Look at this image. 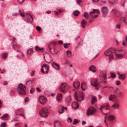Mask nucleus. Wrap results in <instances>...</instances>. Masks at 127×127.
Returning <instances> with one entry per match:
<instances>
[{
	"label": "nucleus",
	"mask_w": 127,
	"mask_h": 127,
	"mask_svg": "<svg viewBox=\"0 0 127 127\" xmlns=\"http://www.w3.org/2000/svg\"><path fill=\"white\" fill-rule=\"evenodd\" d=\"M26 90L25 86L22 83H20L18 85L17 88L18 94L21 95H25L26 94Z\"/></svg>",
	"instance_id": "obj_1"
},
{
	"label": "nucleus",
	"mask_w": 127,
	"mask_h": 127,
	"mask_svg": "<svg viewBox=\"0 0 127 127\" xmlns=\"http://www.w3.org/2000/svg\"><path fill=\"white\" fill-rule=\"evenodd\" d=\"M74 96L78 102L84 99V94L82 92H76L74 94Z\"/></svg>",
	"instance_id": "obj_2"
},
{
	"label": "nucleus",
	"mask_w": 127,
	"mask_h": 127,
	"mask_svg": "<svg viewBox=\"0 0 127 127\" xmlns=\"http://www.w3.org/2000/svg\"><path fill=\"white\" fill-rule=\"evenodd\" d=\"M40 116L42 117H46L49 114V111L48 108L43 107L40 111L39 113Z\"/></svg>",
	"instance_id": "obj_3"
},
{
	"label": "nucleus",
	"mask_w": 127,
	"mask_h": 127,
	"mask_svg": "<svg viewBox=\"0 0 127 127\" xmlns=\"http://www.w3.org/2000/svg\"><path fill=\"white\" fill-rule=\"evenodd\" d=\"M69 88L68 85L65 83H63L61 85L60 90L61 92L65 93L68 91Z\"/></svg>",
	"instance_id": "obj_4"
},
{
	"label": "nucleus",
	"mask_w": 127,
	"mask_h": 127,
	"mask_svg": "<svg viewBox=\"0 0 127 127\" xmlns=\"http://www.w3.org/2000/svg\"><path fill=\"white\" fill-rule=\"evenodd\" d=\"M102 109H103V110L105 112H106V113L104 114L105 115L108 114L110 113L109 107L108 103L105 104H103L101 106L100 108V110L102 112Z\"/></svg>",
	"instance_id": "obj_5"
},
{
	"label": "nucleus",
	"mask_w": 127,
	"mask_h": 127,
	"mask_svg": "<svg viewBox=\"0 0 127 127\" xmlns=\"http://www.w3.org/2000/svg\"><path fill=\"white\" fill-rule=\"evenodd\" d=\"M49 51L52 54H56L57 53L55 50L54 44L52 43L50 44L48 46Z\"/></svg>",
	"instance_id": "obj_6"
},
{
	"label": "nucleus",
	"mask_w": 127,
	"mask_h": 127,
	"mask_svg": "<svg viewBox=\"0 0 127 127\" xmlns=\"http://www.w3.org/2000/svg\"><path fill=\"white\" fill-rule=\"evenodd\" d=\"M49 70V66L45 64H43L41 68L42 72L43 73H45V71L46 73H48Z\"/></svg>",
	"instance_id": "obj_7"
},
{
	"label": "nucleus",
	"mask_w": 127,
	"mask_h": 127,
	"mask_svg": "<svg viewBox=\"0 0 127 127\" xmlns=\"http://www.w3.org/2000/svg\"><path fill=\"white\" fill-rule=\"evenodd\" d=\"M95 111V109L93 107H90L87 111V115L89 116L93 114Z\"/></svg>",
	"instance_id": "obj_8"
},
{
	"label": "nucleus",
	"mask_w": 127,
	"mask_h": 127,
	"mask_svg": "<svg viewBox=\"0 0 127 127\" xmlns=\"http://www.w3.org/2000/svg\"><path fill=\"white\" fill-rule=\"evenodd\" d=\"M38 100L39 102L41 104H43L46 103L47 99L45 97L41 96L39 97Z\"/></svg>",
	"instance_id": "obj_9"
},
{
	"label": "nucleus",
	"mask_w": 127,
	"mask_h": 127,
	"mask_svg": "<svg viewBox=\"0 0 127 127\" xmlns=\"http://www.w3.org/2000/svg\"><path fill=\"white\" fill-rule=\"evenodd\" d=\"M101 11L102 13L103 16L105 17L107 14L108 12V9L106 7L104 6L101 8Z\"/></svg>",
	"instance_id": "obj_10"
},
{
	"label": "nucleus",
	"mask_w": 127,
	"mask_h": 127,
	"mask_svg": "<svg viewBox=\"0 0 127 127\" xmlns=\"http://www.w3.org/2000/svg\"><path fill=\"white\" fill-rule=\"evenodd\" d=\"M114 49L112 48H109L104 52L105 55L106 56H109L114 52Z\"/></svg>",
	"instance_id": "obj_11"
},
{
	"label": "nucleus",
	"mask_w": 127,
	"mask_h": 127,
	"mask_svg": "<svg viewBox=\"0 0 127 127\" xmlns=\"http://www.w3.org/2000/svg\"><path fill=\"white\" fill-rule=\"evenodd\" d=\"M65 109L66 110H67V108L66 107H64L62 105H61L59 106V112L60 114H61L63 113L64 112V110Z\"/></svg>",
	"instance_id": "obj_12"
},
{
	"label": "nucleus",
	"mask_w": 127,
	"mask_h": 127,
	"mask_svg": "<svg viewBox=\"0 0 127 127\" xmlns=\"http://www.w3.org/2000/svg\"><path fill=\"white\" fill-rule=\"evenodd\" d=\"M91 84L92 86L96 87L98 85L97 80L96 79H93L91 81Z\"/></svg>",
	"instance_id": "obj_13"
},
{
	"label": "nucleus",
	"mask_w": 127,
	"mask_h": 127,
	"mask_svg": "<svg viewBox=\"0 0 127 127\" xmlns=\"http://www.w3.org/2000/svg\"><path fill=\"white\" fill-rule=\"evenodd\" d=\"M80 85V83L77 81H75L73 83V87L76 89L78 88Z\"/></svg>",
	"instance_id": "obj_14"
},
{
	"label": "nucleus",
	"mask_w": 127,
	"mask_h": 127,
	"mask_svg": "<svg viewBox=\"0 0 127 127\" xmlns=\"http://www.w3.org/2000/svg\"><path fill=\"white\" fill-rule=\"evenodd\" d=\"M90 15L93 18H96L98 17V15L95 14L94 11L93 10V11L90 12Z\"/></svg>",
	"instance_id": "obj_15"
},
{
	"label": "nucleus",
	"mask_w": 127,
	"mask_h": 127,
	"mask_svg": "<svg viewBox=\"0 0 127 127\" xmlns=\"http://www.w3.org/2000/svg\"><path fill=\"white\" fill-rule=\"evenodd\" d=\"M52 65L53 67L55 69H60L59 65L55 62H53L52 64Z\"/></svg>",
	"instance_id": "obj_16"
},
{
	"label": "nucleus",
	"mask_w": 127,
	"mask_h": 127,
	"mask_svg": "<svg viewBox=\"0 0 127 127\" xmlns=\"http://www.w3.org/2000/svg\"><path fill=\"white\" fill-rule=\"evenodd\" d=\"M119 104L118 102H116L114 104L112 105V107L115 109H118L119 108Z\"/></svg>",
	"instance_id": "obj_17"
},
{
	"label": "nucleus",
	"mask_w": 127,
	"mask_h": 127,
	"mask_svg": "<svg viewBox=\"0 0 127 127\" xmlns=\"http://www.w3.org/2000/svg\"><path fill=\"white\" fill-rule=\"evenodd\" d=\"M55 127H61V124L58 121H55L54 123Z\"/></svg>",
	"instance_id": "obj_18"
},
{
	"label": "nucleus",
	"mask_w": 127,
	"mask_h": 127,
	"mask_svg": "<svg viewBox=\"0 0 127 127\" xmlns=\"http://www.w3.org/2000/svg\"><path fill=\"white\" fill-rule=\"evenodd\" d=\"M81 86L82 90L83 91L85 90L87 88L86 83L84 82L82 83Z\"/></svg>",
	"instance_id": "obj_19"
},
{
	"label": "nucleus",
	"mask_w": 127,
	"mask_h": 127,
	"mask_svg": "<svg viewBox=\"0 0 127 127\" xmlns=\"http://www.w3.org/2000/svg\"><path fill=\"white\" fill-rule=\"evenodd\" d=\"M62 95L61 93H59L57 95V99L58 101H60L62 99Z\"/></svg>",
	"instance_id": "obj_20"
},
{
	"label": "nucleus",
	"mask_w": 127,
	"mask_h": 127,
	"mask_svg": "<svg viewBox=\"0 0 127 127\" xmlns=\"http://www.w3.org/2000/svg\"><path fill=\"white\" fill-rule=\"evenodd\" d=\"M17 52L19 53V54L17 56L21 58H23L24 57V55L22 52L19 50H17Z\"/></svg>",
	"instance_id": "obj_21"
},
{
	"label": "nucleus",
	"mask_w": 127,
	"mask_h": 127,
	"mask_svg": "<svg viewBox=\"0 0 127 127\" xmlns=\"http://www.w3.org/2000/svg\"><path fill=\"white\" fill-rule=\"evenodd\" d=\"M89 69L94 72H95L96 69L95 67L94 66L92 65L89 68Z\"/></svg>",
	"instance_id": "obj_22"
},
{
	"label": "nucleus",
	"mask_w": 127,
	"mask_h": 127,
	"mask_svg": "<svg viewBox=\"0 0 127 127\" xmlns=\"http://www.w3.org/2000/svg\"><path fill=\"white\" fill-rule=\"evenodd\" d=\"M82 26V27L84 28L85 26L87 24V22L85 20H83L81 22Z\"/></svg>",
	"instance_id": "obj_23"
},
{
	"label": "nucleus",
	"mask_w": 127,
	"mask_h": 127,
	"mask_svg": "<svg viewBox=\"0 0 127 127\" xmlns=\"http://www.w3.org/2000/svg\"><path fill=\"white\" fill-rule=\"evenodd\" d=\"M125 75L123 74H122L120 75L118 77L119 79L122 80H124L125 79Z\"/></svg>",
	"instance_id": "obj_24"
},
{
	"label": "nucleus",
	"mask_w": 127,
	"mask_h": 127,
	"mask_svg": "<svg viewBox=\"0 0 127 127\" xmlns=\"http://www.w3.org/2000/svg\"><path fill=\"white\" fill-rule=\"evenodd\" d=\"M45 59L46 62L48 63H49L51 62L52 61L51 57L50 56H49L48 57H47L46 59Z\"/></svg>",
	"instance_id": "obj_25"
},
{
	"label": "nucleus",
	"mask_w": 127,
	"mask_h": 127,
	"mask_svg": "<svg viewBox=\"0 0 127 127\" xmlns=\"http://www.w3.org/2000/svg\"><path fill=\"white\" fill-rule=\"evenodd\" d=\"M8 117V115L7 114H5L4 115L1 117V118L3 120H5Z\"/></svg>",
	"instance_id": "obj_26"
},
{
	"label": "nucleus",
	"mask_w": 127,
	"mask_h": 127,
	"mask_svg": "<svg viewBox=\"0 0 127 127\" xmlns=\"http://www.w3.org/2000/svg\"><path fill=\"white\" fill-rule=\"evenodd\" d=\"M32 80H31L29 81H27L26 83V85L28 87H30L31 86L32 83Z\"/></svg>",
	"instance_id": "obj_27"
},
{
	"label": "nucleus",
	"mask_w": 127,
	"mask_h": 127,
	"mask_svg": "<svg viewBox=\"0 0 127 127\" xmlns=\"http://www.w3.org/2000/svg\"><path fill=\"white\" fill-rule=\"evenodd\" d=\"M108 119L109 120L112 121L115 119L114 116L113 115H111L109 116L108 117Z\"/></svg>",
	"instance_id": "obj_28"
},
{
	"label": "nucleus",
	"mask_w": 127,
	"mask_h": 127,
	"mask_svg": "<svg viewBox=\"0 0 127 127\" xmlns=\"http://www.w3.org/2000/svg\"><path fill=\"white\" fill-rule=\"evenodd\" d=\"M112 12L115 15H118L119 12L116 9H113L112 10Z\"/></svg>",
	"instance_id": "obj_29"
},
{
	"label": "nucleus",
	"mask_w": 127,
	"mask_h": 127,
	"mask_svg": "<svg viewBox=\"0 0 127 127\" xmlns=\"http://www.w3.org/2000/svg\"><path fill=\"white\" fill-rule=\"evenodd\" d=\"M79 11L76 10L74 11L73 12V14L75 16H77L79 15Z\"/></svg>",
	"instance_id": "obj_30"
},
{
	"label": "nucleus",
	"mask_w": 127,
	"mask_h": 127,
	"mask_svg": "<svg viewBox=\"0 0 127 127\" xmlns=\"http://www.w3.org/2000/svg\"><path fill=\"white\" fill-rule=\"evenodd\" d=\"M71 97L69 95L66 97L65 99L66 101L67 102H69L71 100Z\"/></svg>",
	"instance_id": "obj_31"
},
{
	"label": "nucleus",
	"mask_w": 127,
	"mask_h": 127,
	"mask_svg": "<svg viewBox=\"0 0 127 127\" xmlns=\"http://www.w3.org/2000/svg\"><path fill=\"white\" fill-rule=\"evenodd\" d=\"M116 98V96L114 95H110L109 97V99L111 101H112V99H115Z\"/></svg>",
	"instance_id": "obj_32"
},
{
	"label": "nucleus",
	"mask_w": 127,
	"mask_h": 127,
	"mask_svg": "<svg viewBox=\"0 0 127 127\" xmlns=\"http://www.w3.org/2000/svg\"><path fill=\"white\" fill-rule=\"evenodd\" d=\"M115 55L118 57L121 58H123L124 55L123 54H119L117 53H115Z\"/></svg>",
	"instance_id": "obj_33"
},
{
	"label": "nucleus",
	"mask_w": 127,
	"mask_h": 127,
	"mask_svg": "<svg viewBox=\"0 0 127 127\" xmlns=\"http://www.w3.org/2000/svg\"><path fill=\"white\" fill-rule=\"evenodd\" d=\"M87 19H88L89 18V15L88 13L86 12H85L83 15Z\"/></svg>",
	"instance_id": "obj_34"
},
{
	"label": "nucleus",
	"mask_w": 127,
	"mask_h": 127,
	"mask_svg": "<svg viewBox=\"0 0 127 127\" xmlns=\"http://www.w3.org/2000/svg\"><path fill=\"white\" fill-rule=\"evenodd\" d=\"M102 78L104 80L106 78V73L105 72H104L102 73Z\"/></svg>",
	"instance_id": "obj_35"
},
{
	"label": "nucleus",
	"mask_w": 127,
	"mask_h": 127,
	"mask_svg": "<svg viewBox=\"0 0 127 127\" xmlns=\"http://www.w3.org/2000/svg\"><path fill=\"white\" fill-rule=\"evenodd\" d=\"M35 49L37 51H41L42 50H43V48H41L38 46H36L35 47Z\"/></svg>",
	"instance_id": "obj_36"
},
{
	"label": "nucleus",
	"mask_w": 127,
	"mask_h": 127,
	"mask_svg": "<svg viewBox=\"0 0 127 127\" xmlns=\"http://www.w3.org/2000/svg\"><path fill=\"white\" fill-rule=\"evenodd\" d=\"M110 74L111 75V78H114L116 76L115 73L114 72H110Z\"/></svg>",
	"instance_id": "obj_37"
},
{
	"label": "nucleus",
	"mask_w": 127,
	"mask_h": 127,
	"mask_svg": "<svg viewBox=\"0 0 127 127\" xmlns=\"http://www.w3.org/2000/svg\"><path fill=\"white\" fill-rule=\"evenodd\" d=\"M93 10L94 11L95 13H96V15H98L100 13V11L98 9H94Z\"/></svg>",
	"instance_id": "obj_38"
},
{
	"label": "nucleus",
	"mask_w": 127,
	"mask_h": 127,
	"mask_svg": "<svg viewBox=\"0 0 127 127\" xmlns=\"http://www.w3.org/2000/svg\"><path fill=\"white\" fill-rule=\"evenodd\" d=\"M33 53V50L32 49H29L27 51V54L29 55H31Z\"/></svg>",
	"instance_id": "obj_39"
},
{
	"label": "nucleus",
	"mask_w": 127,
	"mask_h": 127,
	"mask_svg": "<svg viewBox=\"0 0 127 127\" xmlns=\"http://www.w3.org/2000/svg\"><path fill=\"white\" fill-rule=\"evenodd\" d=\"M27 16L29 17V19H29V20L30 21H33V18L32 17L31 15L28 14L27 15Z\"/></svg>",
	"instance_id": "obj_40"
},
{
	"label": "nucleus",
	"mask_w": 127,
	"mask_h": 127,
	"mask_svg": "<svg viewBox=\"0 0 127 127\" xmlns=\"http://www.w3.org/2000/svg\"><path fill=\"white\" fill-rule=\"evenodd\" d=\"M96 97H94L93 98V99L91 101L92 104H93L96 101Z\"/></svg>",
	"instance_id": "obj_41"
},
{
	"label": "nucleus",
	"mask_w": 127,
	"mask_h": 127,
	"mask_svg": "<svg viewBox=\"0 0 127 127\" xmlns=\"http://www.w3.org/2000/svg\"><path fill=\"white\" fill-rule=\"evenodd\" d=\"M7 55L8 54L7 53H5L2 55V56L4 59H5L7 56Z\"/></svg>",
	"instance_id": "obj_42"
},
{
	"label": "nucleus",
	"mask_w": 127,
	"mask_h": 127,
	"mask_svg": "<svg viewBox=\"0 0 127 127\" xmlns=\"http://www.w3.org/2000/svg\"><path fill=\"white\" fill-rule=\"evenodd\" d=\"M70 44V43H66L64 44V47L65 48H68L69 47V46Z\"/></svg>",
	"instance_id": "obj_43"
},
{
	"label": "nucleus",
	"mask_w": 127,
	"mask_h": 127,
	"mask_svg": "<svg viewBox=\"0 0 127 127\" xmlns=\"http://www.w3.org/2000/svg\"><path fill=\"white\" fill-rule=\"evenodd\" d=\"M79 121H78L76 119H75L73 121V125L76 124H77L78 122H79Z\"/></svg>",
	"instance_id": "obj_44"
},
{
	"label": "nucleus",
	"mask_w": 127,
	"mask_h": 127,
	"mask_svg": "<svg viewBox=\"0 0 127 127\" xmlns=\"http://www.w3.org/2000/svg\"><path fill=\"white\" fill-rule=\"evenodd\" d=\"M73 104H75L76 105V107L74 108L75 109H76L78 108L79 107V105L78 103L76 102H74L73 103Z\"/></svg>",
	"instance_id": "obj_45"
},
{
	"label": "nucleus",
	"mask_w": 127,
	"mask_h": 127,
	"mask_svg": "<svg viewBox=\"0 0 127 127\" xmlns=\"http://www.w3.org/2000/svg\"><path fill=\"white\" fill-rule=\"evenodd\" d=\"M6 125V123L4 122L0 125V127H5Z\"/></svg>",
	"instance_id": "obj_46"
},
{
	"label": "nucleus",
	"mask_w": 127,
	"mask_h": 127,
	"mask_svg": "<svg viewBox=\"0 0 127 127\" xmlns=\"http://www.w3.org/2000/svg\"><path fill=\"white\" fill-rule=\"evenodd\" d=\"M36 29L39 32H40L41 30V28L39 26H37L36 27Z\"/></svg>",
	"instance_id": "obj_47"
},
{
	"label": "nucleus",
	"mask_w": 127,
	"mask_h": 127,
	"mask_svg": "<svg viewBox=\"0 0 127 127\" xmlns=\"http://www.w3.org/2000/svg\"><path fill=\"white\" fill-rule=\"evenodd\" d=\"M109 60H110V59L111 60H112V59H113V54H112V53L111 54H110V55H109Z\"/></svg>",
	"instance_id": "obj_48"
},
{
	"label": "nucleus",
	"mask_w": 127,
	"mask_h": 127,
	"mask_svg": "<svg viewBox=\"0 0 127 127\" xmlns=\"http://www.w3.org/2000/svg\"><path fill=\"white\" fill-rule=\"evenodd\" d=\"M35 90V89H34L32 88L30 91V93L31 94H32L33 93V92Z\"/></svg>",
	"instance_id": "obj_49"
},
{
	"label": "nucleus",
	"mask_w": 127,
	"mask_h": 127,
	"mask_svg": "<svg viewBox=\"0 0 127 127\" xmlns=\"http://www.w3.org/2000/svg\"><path fill=\"white\" fill-rule=\"evenodd\" d=\"M29 101V98L28 97H26L25 99V102H26Z\"/></svg>",
	"instance_id": "obj_50"
},
{
	"label": "nucleus",
	"mask_w": 127,
	"mask_h": 127,
	"mask_svg": "<svg viewBox=\"0 0 127 127\" xmlns=\"http://www.w3.org/2000/svg\"><path fill=\"white\" fill-rule=\"evenodd\" d=\"M82 0H76L77 3V4L80 5V3L82 2Z\"/></svg>",
	"instance_id": "obj_51"
},
{
	"label": "nucleus",
	"mask_w": 127,
	"mask_h": 127,
	"mask_svg": "<svg viewBox=\"0 0 127 127\" xmlns=\"http://www.w3.org/2000/svg\"><path fill=\"white\" fill-rule=\"evenodd\" d=\"M123 21L127 24V16L124 18Z\"/></svg>",
	"instance_id": "obj_52"
},
{
	"label": "nucleus",
	"mask_w": 127,
	"mask_h": 127,
	"mask_svg": "<svg viewBox=\"0 0 127 127\" xmlns=\"http://www.w3.org/2000/svg\"><path fill=\"white\" fill-rule=\"evenodd\" d=\"M116 84L117 85H119L121 84V82L120 81H116Z\"/></svg>",
	"instance_id": "obj_53"
},
{
	"label": "nucleus",
	"mask_w": 127,
	"mask_h": 127,
	"mask_svg": "<svg viewBox=\"0 0 127 127\" xmlns=\"http://www.w3.org/2000/svg\"><path fill=\"white\" fill-rule=\"evenodd\" d=\"M13 48L15 49H17L18 48L17 46L16 45H13Z\"/></svg>",
	"instance_id": "obj_54"
},
{
	"label": "nucleus",
	"mask_w": 127,
	"mask_h": 127,
	"mask_svg": "<svg viewBox=\"0 0 127 127\" xmlns=\"http://www.w3.org/2000/svg\"><path fill=\"white\" fill-rule=\"evenodd\" d=\"M115 0H109L108 2L110 3H113V2H114Z\"/></svg>",
	"instance_id": "obj_55"
},
{
	"label": "nucleus",
	"mask_w": 127,
	"mask_h": 127,
	"mask_svg": "<svg viewBox=\"0 0 127 127\" xmlns=\"http://www.w3.org/2000/svg\"><path fill=\"white\" fill-rule=\"evenodd\" d=\"M71 52L69 50H67L66 51L67 55L71 54Z\"/></svg>",
	"instance_id": "obj_56"
},
{
	"label": "nucleus",
	"mask_w": 127,
	"mask_h": 127,
	"mask_svg": "<svg viewBox=\"0 0 127 127\" xmlns=\"http://www.w3.org/2000/svg\"><path fill=\"white\" fill-rule=\"evenodd\" d=\"M18 119L17 118H15L13 120H12V121H18Z\"/></svg>",
	"instance_id": "obj_57"
},
{
	"label": "nucleus",
	"mask_w": 127,
	"mask_h": 127,
	"mask_svg": "<svg viewBox=\"0 0 127 127\" xmlns=\"http://www.w3.org/2000/svg\"><path fill=\"white\" fill-rule=\"evenodd\" d=\"M19 3H21L24 0H17Z\"/></svg>",
	"instance_id": "obj_58"
},
{
	"label": "nucleus",
	"mask_w": 127,
	"mask_h": 127,
	"mask_svg": "<svg viewBox=\"0 0 127 127\" xmlns=\"http://www.w3.org/2000/svg\"><path fill=\"white\" fill-rule=\"evenodd\" d=\"M100 2L102 3V4H105L106 3V1L105 0H100Z\"/></svg>",
	"instance_id": "obj_59"
},
{
	"label": "nucleus",
	"mask_w": 127,
	"mask_h": 127,
	"mask_svg": "<svg viewBox=\"0 0 127 127\" xmlns=\"http://www.w3.org/2000/svg\"><path fill=\"white\" fill-rule=\"evenodd\" d=\"M127 43L125 42V41H124L123 42L122 44L124 46H126Z\"/></svg>",
	"instance_id": "obj_60"
},
{
	"label": "nucleus",
	"mask_w": 127,
	"mask_h": 127,
	"mask_svg": "<svg viewBox=\"0 0 127 127\" xmlns=\"http://www.w3.org/2000/svg\"><path fill=\"white\" fill-rule=\"evenodd\" d=\"M58 42L60 44H62L63 43V42L62 40H60Z\"/></svg>",
	"instance_id": "obj_61"
},
{
	"label": "nucleus",
	"mask_w": 127,
	"mask_h": 127,
	"mask_svg": "<svg viewBox=\"0 0 127 127\" xmlns=\"http://www.w3.org/2000/svg\"><path fill=\"white\" fill-rule=\"evenodd\" d=\"M35 72V71L34 70H33L32 72V73H31V75L32 76H33L34 75V74Z\"/></svg>",
	"instance_id": "obj_62"
},
{
	"label": "nucleus",
	"mask_w": 127,
	"mask_h": 127,
	"mask_svg": "<svg viewBox=\"0 0 127 127\" xmlns=\"http://www.w3.org/2000/svg\"><path fill=\"white\" fill-rule=\"evenodd\" d=\"M8 84L7 82L6 81H5L3 84V85H6Z\"/></svg>",
	"instance_id": "obj_63"
},
{
	"label": "nucleus",
	"mask_w": 127,
	"mask_h": 127,
	"mask_svg": "<svg viewBox=\"0 0 127 127\" xmlns=\"http://www.w3.org/2000/svg\"><path fill=\"white\" fill-rule=\"evenodd\" d=\"M36 90L38 92H40L41 90L39 88L37 87L36 88Z\"/></svg>",
	"instance_id": "obj_64"
}]
</instances>
